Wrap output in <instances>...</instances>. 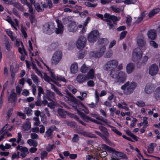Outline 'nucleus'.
<instances>
[{
  "mask_svg": "<svg viewBox=\"0 0 160 160\" xmlns=\"http://www.w3.org/2000/svg\"><path fill=\"white\" fill-rule=\"evenodd\" d=\"M11 43L10 40L8 38H6L5 42V47L8 51L10 50V44Z\"/></svg>",
  "mask_w": 160,
  "mask_h": 160,
  "instance_id": "nucleus-33",
  "label": "nucleus"
},
{
  "mask_svg": "<svg viewBox=\"0 0 160 160\" xmlns=\"http://www.w3.org/2000/svg\"><path fill=\"white\" fill-rule=\"evenodd\" d=\"M142 52L139 48H136L132 53V60L134 62H138L142 57Z\"/></svg>",
  "mask_w": 160,
  "mask_h": 160,
  "instance_id": "nucleus-4",
  "label": "nucleus"
},
{
  "mask_svg": "<svg viewBox=\"0 0 160 160\" xmlns=\"http://www.w3.org/2000/svg\"><path fill=\"white\" fill-rule=\"evenodd\" d=\"M30 22L33 25H35L36 22V20L35 19V16L34 15H31L29 17Z\"/></svg>",
  "mask_w": 160,
  "mask_h": 160,
  "instance_id": "nucleus-42",
  "label": "nucleus"
},
{
  "mask_svg": "<svg viewBox=\"0 0 160 160\" xmlns=\"http://www.w3.org/2000/svg\"><path fill=\"white\" fill-rule=\"evenodd\" d=\"M14 6L18 10L22 12H23L24 8L23 6L21 5L19 3L16 2L14 4Z\"/></svg>",
  "mask_w": 160,
  "mask_h": 160,
  "instance_id": "nucleus-36",
  "label": "nucleus"
},
{
  "mask_svg": "<svg viewBox=\"0 0 160 160\" xmlns=\"http://www.w3.org/2000/svg\"><path fill=\"white\" fill-rule=\"evenodd\" d=\"M62 58V52L59 50L57 51L54 54L52 59V63L56 65L61 60Z\"/></svg>",
  "mask_w": 160,
  "mask_h": 160,
  "instance_id": "nucleus-6",
  "label": "nucleus"
},
{
  "mask_svg": "<svg viewBox=\"0 0 160 160\" xmlns=\"http://www.w3.org/2000/svg\"><path fill=\"white\" fill-rule=\"evenodd\" d=\"M106 50L105 46H102L100 48L99 52H97L95 53V56L98 58L101 57L103 54Z\"/></svg>",
  "mask_w": 160,
  "mask_h": 160,
  "instance_id": "nucleus-20",
  "label": "nucleus"
},
{
  "mask_svg": "<svg viewBox=\"0 0 160 160\" xmlns=\"http://www.w3.org/2000/svg\"><path fill=\"white\" fill-rule=\"evenodd\" d=\"M78 68L76 63L74 62L72 64L71 66L70 70L72 73H76L78 71Z\"/></svg>",
  "mask_w": 160,
  "mask_h": 160,
  "instance_id": "nucleus-23",
  "label": "nucleus"
},
{
  "mask_svg": "<svg viewBox=\"0 0 160 160\" xmlns=\"http://www.w3.org/2000/svg\"><path fill=\"white\" fill-rule=\"evenodd\" d=\"M136 0H125L124 2L125 4H129L134 3L136 2Z\"/></svg>",
  "mask_w": 160,
  "mask_h": 160,
  "instance_id": "nucleus-50",
  "label": "nucleus"
},
{
  "mask_svg": "<svg viewBox=\"0 0 160 160\" xmlns=\"http://www.w3.org/2000/svg\"><path fill=\"white\" fill-rule=\"evenodd\" d=\"M89 68L86 67L85 64H83L81 68V71L83 73H85L88 69Z\"/></svg>",
  "mask_w": 160,
  "mask_h": 160,
  "instance_id": "nucleus-43",
  "label": "nucleus"
},
{
  "mask_svg": "<svg viewBox=\"0 0 160 160\" xmlns=\"http://www.w3.org/2000/svg\"><path fill=\"white\" fill-rule=\"evenodd\" d=\"M160 11V9L158 8L152 10L148 14L149 17L151 18Z\"/></svg>",
  "mask_w": 160,
  "mask_h": 160,
  "instance_id": "nucleus-27",
  "label": "nucleus"
},
{
  "mask_svg": "<svg viewBox=\"0 0 160 160\" xmlns=\"http://www.w3.org/2000/svg\"><path fill=\"white\" fill-rule=\"evenodd\" d=\"M109 61H108L103 66V68L104 70H108L109 69H113Z\"/></svg>",
  "mask_w": 160,
  "mask_h": 160,
  "instance_id": "nucleus-38",
  "label": "nucleus"
},
{
  "mask_svg": "<svg viewBox=\"0 0 160 160\" xmlns=\"http://www.w3.org/2000/svg\"><path fill=\"white\" fill-rule=\"evenodd\" d=\"M158 70V66L155 64H153L149 67V73L152 76L155 75L157 73Z\"/></svg>",
  "mask_w": 160,
  "mask_h": 160,
  "instance_id": "nucleus-12",
  "label": "nucleus"
},
{
  "mask_svg": "<svg viewBox=\"0 0 160 160\" xmlns=\"http://www.w3.org/2000/svg\"><path fill=\"white\" fill-rule=\"evenodd\" d=\"M112 52L111 49L107 51L105 54L104 57L106 58H110L112 57Z\"/></svg>",
  "mask_w": 160,
  "mask_h": 160,
  "instance_id": "nucleus-37",
  "label": "nucleus"
},
{
  "mask_svg": "<svg viewBox=\"0 0 160 160\" xmlns=\"http://www.w3.org/2000/svg\"><path fill=\"white\" fill-rule=\"evenodd\" d=\"M150 44L151 46L155 48H157L158 47V44L153 41H150Z\"/></svg>",
  "mask_w": 160,
  "mask_h": 160,
  "instance_id": "nucleus-54",
  "label": "nucleus"
},
{
  "mask_svg": "<svg viewBox=\"0 0 160 160\" xmlns=\"http://www.w3.org/2000/svg\"><path fill=\"white\" fill-rule=\"evenodd\" d=\"M43 78L44 80L48 82H49L50 81H52L53 82H54L55 84L58 86H59V84L56 81H54L51 78H50L48 76L47 73L45 72L44 73V78Z\"/></svg>",
  "mask_w": 160,
  "mask_h": 160,
  "instance_id": "nucleus-24",
  "label": "nucleus"
},
{
  "mask_svg": "<svg viewBox=\"0 0 160 160\" xmlns=\"http://www.w3.org/2000/svg\"><path fill=\"white\" fill-rule=\"evenodd\" d=\"M31 128V125L30 122L26 123L23 125L22 128L24 129V131H28Z\"/></svg>",
  "mask_w": 160,
  "mask_h": 160,
  "instance_id": "nucleus-39",
  "label": "nucleus"
},
{
  "mask_svg": "<svg viewBox=\"0 0 160 160\" xmlns=\"http://www.w3.org/2000/svg\"><path fill=\"white\" fill-rule=\"evenodd\" d=\"M55 27L52 23H47L43 26V31L44 33L50 34L54 31Z\"/></svg>",
  "mask_w": 160,
  "mask_h": 160,
  "instance_id": "nucleus-7",
  "label": "nucleus"
},
{
  "mask_svg": "<svg viewBox=\"0 0 160 160\" xmlns=\"http://www.w3.org/2000/svg\"><path fill=\"white\" fill-rule=\"evenodd\" d=\"M31 137L32 139H37L38 138V135L35 133H32L31 134Z\"/></svg>",
  "mask_w": 160,
  "mask_h": 160,
  "instance_id": "nucleus-59",
  "label": "nucleus"
},
{
  "mask_svg": "<svg viewBox=\"0 0 160 160\" xmlns=\"http://www.w3.org/2000/svg\"><path fill=\"white\" fill-rule=\"evenodd\" d=\"M87 80L86 76L82 74H79L77 78V81L79 83H82Z\"/></svg>",
  "mask_w": 160,
  "mask_h": 160,
  "instance_id": "nucleus-21",
  "label": "nucleus"
},
{
  "mask_svg": "<svg viewBox=\"0 0 160 160\" xmlns=\"http://www.w3.org/2000/svg\"><path fill=\"white\" fill-rule=\"evenodd\" d=\"M154 85L152 84L148 83L146 86L144 91L146 93L149 94L154 91Z\"/></svg>",
  "mask_w": 160,
  "mask_h": 160,
  "instance_id": "nucleus-14",
  "label": "nucleus"
},
{
  "mask_svg": "<svg viewBox=\"0 0 160 160\" xmlns=\"http://www.w3.org/2000/svg\"><path fill=\"white\" fill-rule=\"evenodd\" d=\"M135 66L132 63H128L127 66V72L128 73H130L132 72L134 69Z\"/></svg>",
  "mask_w": 160,
  "mask_h": 160,
  "instance_id": "nucleus-19",
  "label": "nucleus"
},
{
  "mask_svg": "<svg viewBox=\"0 0 160 160\" xmlns=\"http://www.w3.org/2000/svg\"><path fill=\"white\" fill-rule=\"evenodd\" d=\"M85 135L86 136L91 138H96V136L94 134L89 132H87Z\"/></svg>",
  "mask_w": 160,
  "mask_h": 160,
  "instance_id": "nucleus-62",
  "label": "nucleus"
},
{
  "mask_svg": "<svg viewBox=\"0 0 160 160\" xmlns=\"http://www.w3.org/2000/svg\"><path fill=\"white\" fill-rule=\"evenodd\" d=\"M147 35L148 38L154 40L157 37L156 31L154 29H150L148 32Z\"/></svg>",
  "mask_w": 160,
  "mask_h": 160,
  "instance_id": "nucleus-17",
  "label": "nucleus"
},
{
  "mask_svg": "<svg viewBox=\"0 0 160 160\" xmlns=\"http://www.w3.org/2000/svg\"><path fill=\"white\" fill-rule=\"evenodd\" d=\"M99 128L101 131L103 132L104 135H106L108 137L109 136V134L107 131V128H106L102 126H100L99 127Z\"/></svg>",
  "mask_w": 160,
  "mask_h": 160,
  "instance_id": "nucleus-32",
  "label": "nucleus"
},
{
  "mask_svg": "<svg viewBox=\"0 0 160 160\" xmlns=\"http://www.w3.org/2000/svg\"><path fill=\"white\" fill-rule=\"evenodd\" d=\"M31 78L34 83L36 84H38L39 80H38V77L36 75L34 74H31Z\"/></svg>",
  "mask_w": 160,
  "mask_h": 160,
  "instance_id": "nucleus-34",
  "label": "nucleus"
},
{
  "mask_svg": "<svg viewBox=\"0 0 160 160\" xmlns=\"http://www.w3.org/2000/svg\"><path fill=\"white\" fill-rule=\"evenodd\" d=\"M98 43L99 44H103L104 45H107L108 43V41L106 38H101L98 39Z\"/></svg>",
  "mask_w": 160,
  "mask_h": 160,
  "instance_id": "nucleus-28",
  "label": "nucleus"
},
{
  "mask_svg": "<svg viewBox=\"0 0 160 160\" xmlns=\"http://www.w3.org/2000/svg\"><path fill=\"white\" fill-rule=\"evenodd\" d=\"M27 6L29 8V12L31 14V15H33L34 12L33 9L32 7V4L29 3L28 4Z\"/></svg>",
  "mask_w": 160,
  "mask_h": 160,
  "instance_id": "nucleus-45",
  "label": "nucleus"
},
{
  "mask_svg": "<svg viewBox=\"0 0 160 160\" xmlns=\"http://www.w3.org/2000/svg\"><path fill=\"white\" fill-rule=\"evenodd\" d=\"M107 125L108 127L111 128L112 130L117 135L119 136H121L122 135V133L117 129H116L115 127L108 124Z\"/></svg>",
  "mask_w": 160,
  "mask_h": 160,
  "instance_id": "nucleus-35",
  "label": "nucleus"
},
{
  "mask_svg": "<svg viewBox=\"0 0 160 160\" xmlns=\"http://www.w3.org/2000/svg\"><path fill=\"white\" fill-rule=\"evenodd\" d=\"M96 118L98 120H100L103 122H104L106 124H107L108 122L107 119H104L102 117L98 116L96 117Z\"/></svg>",
  "mask_w": 160,
  "mask_h": 160,
  "instance_id": "nucleus-57",
  "label": "nucleus"
},
{
  "mask_svg": "<svg viewBox=\"0 0 160 160\" xmlns=\"http://www.w3.org/2000/svg\"><path fill=\"white\" fill-rule=\"evenodd\" d=\"M107 24L109 26V28L110 29H114L115 28V26L113 25V24L112 23L111 21L110 22H108L107 23Z\"/></svg>",
  "mask_w": 160,
  "mask_h": 160,
  "instance_id": "nucleus-61",
  "label": "nucleus"
},
{
  "mask_svg": "<svg viewBox=\"0 0 160 160\" xmlns=\"http://www.w3.org/2000/svg\"><path fill=\"white\" fill-rule=\"evenodd\" d=\"M17 99V95L15 92L14 89H12L11 93L8 97V100L9 103H12L16 102Z\"/></svg>",
  "mask_w": 160,
  "mask_h": 160,
  "instance_id": "nucleus-11",
  "label": "nucleus"
},
{
  "mask_svg": "<svg viewBox=\"0 0 160 160\" xmlns=\"http://www.w3.org/2000/svg\"><path fill=\"white\" fill-rule=\"evenodd\" d=\"M110 75L112 78H116L117 79V74H115V71L114 70H112L111 71Z\"/></svg>",
  "mask_w": 160,
  "mask_h": 160,
  "instance_id": "nucleus-46",
  "label": "nucleus"
},
{
  "mask_svg": "<svg viewBox=\"0 0 160 160\" xmlns=\"http://www.w3.org/2000/svg\"><path fill=\"white\" fill-rule=\"evenodd\" d=\"M79 140V137L77 134H75L72 139V141L73 142H76Z\"/></svg>",
  "mask_w": 160,
  "mask_h": 160,
  "instance_id": "nucleus-60",
  "label": "nucleus"
},
{
  "mask_svg": "<svg viewBox=\"0 0 160 160\" xmlns=\"http://www.w3.org/2000/svg\"><path fill=\"white\" fill-rule=\"evenodd\" d=\"M109 62L113 69L116 68L118 65V62L116 60H112L109 61Z\"/></svg>",
  "mask_w": 160,
  "mask_h": 160,
  "instance_id": "nucleus-31",
  "label": "nucleus"
},
{
  "mask_svg": "<svg viewBox=\"0 0 160 160\" xmlns=\"http://www.w3.org/2000/svg\"><path fill=\"white\" fill-rule=\"evenodd\" d=\"M137 43L138 46L140 47H145L146 42L142 34L138 35L137 38Z\"/></svg>",
  "mask_w": 160,
  "mask_h": 160,
  "instance_id": "nucleus-10",
  "label": "nucleus"
},
{
  "mask_svg": "<svg viewBox=\"0 0 160 160\" xmlns=\"http://www.w3.org/2000/svg\"><path fill=\"white\" fill-rule=\"evenodd\" d=\"M129 83V82H127L121 88L122 89L125 90L124 93L126 95L132 93L137 86V83L135 82H132L130 84Z\"/></svg>",
  "mask_w": 160,
  "mask_h": 160,
  "instance_id": "nucleus-2",
  "label": "nucleus"
},
{
  "mask_svg": "<svg viewBox=\"0 0 160 160\" xmlns=\"http://www.w3.org/2000/svg\"><path fill=\"white\" fill-rule=\"evenodd\" d=\"M99 37V33L97 30L91 32L88 36V40L90 42H96Z\"/></svg>",
  "mask_w": 160,
  "mask_h": 160,
  "instance_id": "nucleus-5",
  "label": "nucleus"
},
{
  "mask_svg": "<svg viewBox=\"0 0 160 160\" xmlns=\"http://www.w3.org/2000/svg\"><path fill=\"white\" fill-rule=\"evenodd\" d=\"M117 79L115 81V82L123 83L126 80L127 75L126 73L122 71H120L117 74Z\"/></svg>",
  "mask_w": 160,
  "mask_h": 160,
  "instance_id": "nucleus-9",
  "label": "nucleus"
},
{
  "mask_svg": "<svg viewBox=\"0 0 160 160\" xmlns=\"http://www.w3.org/2000/svg\"><path fill=\"white\" fill-rule=\"evenodd\" d=\"M47 93L48 95L51 98L54 99L55 96H54V93L48 90L47 92Z\"/></svg>",
  "mask_w": 160,
  "mask_h": 160,
  "instance_id": "nucleus-55",
  "label": "nucleus"
},
{
  "mask_svg": "<svg viewBox=\"0 0 160 160\" xmlns=\"http://www.w3.org/2000/svg\"><path fill=\"white\" fill-rule=\"evenodd\" d=\"M86 78L87 80L93 79L94 77V72L93 69H91L89 72L86 75Z\"/></svg>",
  "mask_w": 160,
  "mask_h": 160,
  "instance_id": "nucleus-22",
  "label": "nucleus"
},
{
  "mask_svg": "<svg viewBox=\"0 0 160 160\" xmlns=\"http://www.w3.org/2000/svg\"><path fill=\"white\" fill-rule=\"evenodd\" d=\"M132 18L129 15L127 16V20L126 21L127 24L129 26H130L131 23Z\"/></svg>",
  "mask_w": 160,
  "mask_h": 160,
  "instance_id": "nucleus-49",
  "label": "nucleus"
},
{
  "mask_svg": "<svg viewBox=\"0 0 160 160\" xmlns=\"http://www.w3.org/2000/svg\"><path fill=\"white\" fill-rule=\"evenodd\" d=\"M37 87L38 88V93H41L42 94H44L43 89L40 86H37Z\"/></svg>",
  "mask_w": 160,
  "mask_h": 160,
  "instance_id": "nucleus-63",
  "label": "nucleus"
},
{
  "mask_svg": "<svg viewBox=\"0 0 160 160\" xmlns=\"http://www.w3.org/2000/svg\"><path fill=\"white\" fill-rule=\"evenodd\" d=\"M153 144H154V143H152L150 144L149 147H148V152L149 153H151V152H152L154 151V146H153ZM156 145V144H155V147Z\"/></svg>",
  "mask_w": 160,
  "mask_h": 160,
  "instance_id": "nucleus-40",
  "label": "nucleus"
},
{
  "mask_svg": "<svg viewBox=\"0 0 160 160\" xmlns=\"http://www.w3.org/2000/svg\"><path fill=\"white\" fill-rule=\"evenodd\" d=\"M56 128L55 126H53L49 128L45 132V137H49L50 139L53 138V136L52 134V132Z\"/></svg>",
  "mask_w": 160,
  "mask_h": 160,
  "instance_id": "nucleus-13",
  "label": "nucleus"
},
{
  "mask_svg": "<svg viewBox=\"0 0 160 160\" xmlns=\"http://www.w3.org/2000/svg\"><path fill=\"white\" fill-rule=\"evenodd\" d=\"M100 151L99 156L101 157H105L107 155V153L106 151Z\"/></svg>",
  "mask_w": 160,
  "mask_h": 160,
  "instance_id": "nucleus-51",
  "label": "nucleus"
},
{
  "mask_svg": "<svg viewBox=\"0 0 160 160\" xmlns=\"http://www.w3.org/2000/svg\"><path fill=\"white\" fill-rule=\"evenodd\" d=\"M108 136H107L106 135H104L103 134V135H102L101 136V137L104 140H105V141L107 143H108L110 142V141L108 139Z\"/></svg>",
  "mask_w": 160,
  "mask_h": 160,
  "instance_id": "nucleus-56",
  "label": "nucleus"
},
{
  "mask_svg": "<svg viewBox=\"0 0 160 160\" xmlns=\"http://www.w3.org/2000/svg\"><path fill=\"white\" fill-rule=\"evenodd\" d=\"M86 39L83 36H80L78 38L76 43L77 47L78 48H83L86 44Z\"/></svg>",
  "mask_w": 160,
  "mask_h": 160,
  "instance_id": "nucleus-8",
  "label": "nucleus"
},
{
  "mask_svg": "<svg viewBox=\"0 0 160 160\" xmlns=\"http://www.w3.org/2000/svg\"><path fill=\"white\" fill-rule=\"evenodd\" d=\"M85 5L88 7H92V8H95V7L97 5V3L92 4L90 2H86L85 3Z\"/></svg>",
  "mask_w": 160,
  "mask_h": 160,
  "instance_id": "nucleus-48",
  "label": "nucleus"
},
{
  "mask_svg": "<svg viewBox=\"0 0 160 160\" xmlns=\"http://www.w3.org/2000/svg\"><path fill=\"white\" fill-rule=\"evenodd\" d=\"M27 143L30 146H32L34 147H36L38 145L37 141L32 139L28 140L27 141Z\"/></svg>",
  "mask_w": 160,
  "mask_h": 160,
  "instance_id": "nucleus-29",
  "label": "nucleus"
},
{
  "mask_svg": "<svg viewBox=\"0 0 160 160\" xmlns=\"http://www.w3.org/2000/svg\"><path fill=\"white\" fill-rule=\"evenodd\" d=\"M155 97L157 100H160V87L157 88L155 91Z\"/></svg>",
  "mask_w": 160,
  "mask_h": 160,
  "instance_id": "nucleus-26",
  "label": "nucleus"
},
{
  "mask_svg": "<svg viewBox=\"0 0 160 160\" xmlns=\"http://www.w3.org/2000/svg\"><path fill=\"white\" fill-rule=\"evenodd\" d=\"M56 22L58 24V28H56L55 30V32L57 34L61 33L63 30V26L62 24L61 21L59 20H56Z\"/></svg>",
  "mask_w": 160,
  "mask_h": 160,
  "instance_id": "nucleus-15",
  "label": "nucleus"
},
{
  "mask_svg": "<svg viewBox=\"0 0 160 160\" xmlns=\"http://www.w3.org/2000/svg\"><path fill=\"white\" fill-rule=\"evenodd\" d=\"M41 159L42 160H43L44 158L47 157L48 155V153L47 152L44 151L41 153Z\"/></svg>",
  "mask_w": 160,
  "mask_h": 160,
  "instance_id": "nucleus-52",
  "label": "nucleus"
},
{
  "mask_svg": "<svg viewBox=\"0 0 160 160\" xmlns=\"http://www.w3.org/2000/svg\"><path fill=\"white\" fill-rule=\"evenodd\" d=\"M67 98H68V100L74 103H75V102H76V101H77V99H76L73 95L69 97H67Z\"/></svg>",
  "mask_w": 160,
  "mask_h": 160,
  "instance_id": "nucleus-53",
  "label": "nucleus"
},
{
  "mask_svg": "<svg viewBox=\"0 0 160 160\" xmlns=\"http://www.w3.org/2000/svg\"><path fill=\"white\" fill-rule=\"evenodd\" d=\"M58 46V43L57 42H53L49 46L48 48L51 51L55 50Z\"/></svg>",
  "mask_w": 160,
  "mask_h": 160,
  "instance_id": "nucleus-30",
  "label": "nucleus"
},
{
  "mask_svg": "<svg viewBox=\"0 0 160 160\" xmlns=\"http://www.w3.org/2000/svg\"><path fill=\"white\" fill-rule=\"evenodd\" d=\"M57 112L59 115L62 118H65L67 114V111H66L62 109L59 108L57 110Z\"/></svg>",
  "mask_w": 160,
  "mask_h": 160,
  "instance_id": "nucleus-25",
  "label": "nucleus"
},
{
  "mask_svg": "<svg viewBox=\"0 0 160 160\" xmlns=\"http://www.w3.org/2000/svg\"><path fill=\"white\" fill-rule=\"evenodd\" d=\"M76 110L77 111L78 114L80 115L81 117L84 119L87 120V121H90L94 122H95L96 120L92 119L91 118L88 117L83 112L80 111L77 109H76Z\"/></svg>",
  "mask_w": 160,
  "mask_h": 160,
  "instance_id": "nucleus-16",
  "label": "nucleus"
},
{
  "mask_svg": "<svg viewBox=\"0 0 160 160\" xmlns=\"http://www.w3.org/2000/svg\"><path fill=\"white\" fill-rule=\"evenodd\" d=\"M34 6L35 8L38 12H41L42 11V10L41 8L40 5L38 3H36L34 4Z\"/></svg>",
  "mask_w": 160,
  "mask_h": 160,
  "instance_id": "nucleus-47",
  "label": "nucleus"
},
{
  "mask_svg": "<svg viewBox=\"0 0 160 160\" xmlns=\"http://www.w3.org/2000/svg\"><path fill=\"white\" fill-rule=\"evenodd\" d=\"M69 18V17L65 18L63 19V22L64 24H68V29L70 32H75L78 28V25L75 22L72 21Z\"/></svg>",
  "mask_w": 160,
  "mask_h": 160,
  "instance_id": "nucleus-3",
  "label": "nucleus"
},
{
  "mask_svg": "<svg viewBox=\"0 0 160 160\" xmlns=\"http://www.w3.org/2000/svg\"><path fill=\"white\" fill-rule=\"evenodd\" d=\"M145 14L144 12H143L141 15V16L140 17H138L137 19L136 20V23H138L140 22L143 19V18L145 17Z\"/></svg>",
  "mask_w": 160,
  "mask_h": 160,
  "instance_id": "nucleus-41",
  "label": "nucleus"
},
{
  "mask_svg": "<svg viewBox=\"0 0 160 160\" xmlns=\"http://www.w3.org/2000/svg\"><path fill=\"white\" fill-rule=\"evenodd\" d=\"M101 147L102 149L107 151L108 152L115 154L117 157L120 158V159H127L128 157L126 155L123 153L119 152L116 151L113 148L105 144H102Z\"/></svg>",
  "mask_w": 160,
  "mask_h": 160,
  "instance_id": "nucleus-1",
  "label": "nucleus"
},
{
  "mask_svg": "<svg viewBox=\"0 0 160 160\" xmlns=\"http://www.w3.org/2000/svg\"><path fill=\"white\" fill-rule=\"evenodd\" d=\"M32 109L29 108H26L24 111V113L29 116L31 114Z\"/></svg>",
  "mask_w": 160,
  "mask_h": 160,
  "instance_id": "nucleus-44",
  "label": "nucleus"
},
{
  "mask_svg": "<svg viewBox=\"0 0 160 160\" xmlns=\"http://www.w3.org/2000/svg\"><path fill=\"white\" fill-rule=\"evenodd\" d=\"M104 16L105 18L112 20L113 22L115 24H116V23L114 22L119 21L120 18L119 17H117L114 15H111L107 13H105Z\"/></svg>",
  "mask_w": 160,
  "mask_h": 160,
  "instance_id": "nucleus-18",
  "label": "nucleus"
},
{
  "mask_svg": "<svg viewBox=\"0 0 160 160\" xmlns=\"http://www.w3.org/2000/svg\"><path fill=\"white\" fill-rule=\"evenodd\" d=\"M20 151L21 152L26 153H29L28 148L25 147L22 148L20 149Z\"/></svg>",
  "mask_w": 160,
  "mask_h": 160,
  "instance_id": "nucleus-64",
  "label": "nucleus"
},
{
  "mask_svg": "<svg viewBox=\"0 0 160 160\" xmlns=\"http://www.w3.org/2000/svg\"><path fill=\"white\" fill-rule=\"evenodd\" d=\"M127 33V31H124L121 32L120 34V40H122L124 38Z\"/></svg>",
  "mask_w": 160,
  "mask_h": 160,
  "instance_id": "nucleus-58",
  "label": "nucleus"
}]
</instances>
